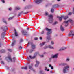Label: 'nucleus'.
<instances>
[{
  "label": "nucleus",
  "mask_w": 74,
  "mask_h": 74,
  "mask_svg": "<svg viewBox=\"0 0 74 74\" xmlns=\"http://www.w3.org/2000/svg\"><path fill=\"white\" fill-rule=\"evenodd\" d=\"M58 23V22L57 21H56L54 23V25H56V24H57V23Z\"/></svg>",
  "instance_id": "nucleus-43"
},
{
  "label": "nucleus",
  "mask_w": 74,
  "mask_h": 74,
  "mask_svg": "<svg viewBox=\"0 0 74 74\" xmlns=\"http://www.w3.org/2000/svg\"><path fill=\"white\" fill-rule=\"evenodd\" d=\"M3 22L5 23H6V24H7V22H6V21H4V18H3Z\"/></svg>",
  "instance_id": "nucleus-28"
},
{
  "label": "nucleus",
  "mask_w": 74,
  "mask_h": 74,
  "mask_svg": "<svg viewBox=\"0 0 74 74\" xmlns=\"http://www.w3.org/2000/svg\"><path fill=\"white\" fill-rule=\"evenodd\" d=\"M66 49V47H62L61 48V49H60L59 50V51H62L63 50H64V49Z\"/></svg>",
  "instance_id": "nucleus-15"
},
{
  "label": "nucleus",
  "mask_w": 74,
  "mask_h": 74,
  "mask_svg": "<svg viewBox=\"0 0 74 74\" xmlns=\"http://www.w3.org/2000/svg\"><path fill=\"white\" fill-rule=\"evenodd\" d=\"M49 67H51V66H52L51 65L49 64Z\"/></svg>",
  "instance_id": "nucleus-57"
},
{
  "label": "nucleus",
  "mask_w": 74,
  "mask_h": 74,
  "mask_svg": "<svg viewBox=\"0 0 74 74\" xmlns=\"http://www.w3.org/2000/svg\"><path fill=\"white\" fill-rule=\"evenodd\" d=\"M40 56H41V57H43L44 55H42Z\"/></svg>",
  "instance_id": "nucleus-58"
},
{
  "label": "nucleus",
  "mask_w": 74,
  "mask_h": 74,
  "mask_svg": "<svg viewBox=\"0 0 74 74\" xmlns=\"http://www.w3.org/2000/svg\"><path fill=\"white\" fill-rule=\"evenodd\" d=\"M37 39H38V38H35L34 40H37Z\"/></svg>",
  "instance_id": "nucleus-46"
},
{
  "label": "nucleus",
  "mask_w": 74,
  "mask_h": 74,
  "mask_svg": "<svg viewBox=\"0 0 74 74\" xmlns=\"http://www.w3.org/2000/svg\"><path fill=\"white\" fill-rule=\"evenodd\" d=\"M72 15V12H69L68 14V15Z\"/></svg>",
  "instance_id": "nucleus-26"
},
{
  "label": "nucleus",
  "mask_w": 74,
  "mask_h": 74,
  "mask_svg": "<svg viewBox=\"0 0 74 74\" xmlns=\"http://www.w3.org/2000/svg\"><path fill=\"white\" fill-rule=\"evenodd\" d=\"M33 50H30V51H29V53H32V52H33Z\"/></svg>",
  "instance_id": "nucleus-39"
},
{
  "label": "nucleus",
  "mask_w": 74,
  "mask_h": 74,
  "mask_svg": "<svg viewBox=\"0 0 74 74\" xmlns=\"http://www.w3.org/2000/svg\"><path fill=\"white\" fill-rule=\"evenodd\" d=\"M48 17L49 18H53V16L52 15H48Z\"/></svg>",
  "instance_id": "nucleus-21"
},
{
  "label": "nucleus",
  "mask_w": 74,
  "mask_h": 74,
  "mask_svg": "<svg viewBox=\"0 0 74 74\" xmlns=\"http://www.w3.org/2000/svg\"><path fill=\"white\" fill-rule=\"evenodd\" d=\"M6 30H7V26H5L4 28L3 31H5Z\"/></svg>",
  "instance_id": "nucleus-23"
},
{
  "label": "nucleus",
  "mask_w": 74,
  "mask_h": 74,
  "mask_svg": "<svg viewBox=\"0 0 74 74\" xmlns=\"http://www.w3.org/2000/svg\"><path fill=\"white\" fill-rule=\"evenodd\" d=\"M51 39L50 37H48L47 38V41L48 42H49V40H51Z\"/></svg>",
  "instance_id": "nucleus-18"
},
{
  "label": "nucleus",
  "mask_w": 74,
  "mask_h": 74,
  "mask_svg": "<svg viewBox=\"0 0 74 74\" xmlns=\"http://www.w3.org/2000/svg\"><path fill=\"white\" fill-rule=\"evenodd\" d=\"M61 65H62V66H64L65 65H66V64H64V63H63L61 64Z\"/></svg>",
  "instance_id": "nucleus-35"
},
{
  "label": "nucleus",
  "mask_w": 74,
  "mask_h": 74,
  "mask_svg": "<svg viewBox=\"0 0 74 74\" xmlns=\"http://www.w3.org/2000/svg\"><path fill=\"white\" fill-rule=\"evenodd\" d=\"M47 71H49V69H47V70H46Z\"/></svg>",
  "instance_id": "nucleus-61"
},
{
  "label": "nucleus",
  "mask_w": 74,
  "mask_h": 74,
  "mask_svg": "<svg viewBox=\"0 0 74 74\" xmlns=\"http://www.w3.org/2000/svg\"><path fill=\"white\" fill-rule=\"evenodd\" d=\"M8 58L10 60V61H12V59H11V57L10 56L8 57Z\"/></svg>",
  "instance_id": "nucleus-30"
},
{
  "label": "nucleus",
  "mask_w": 74,
  "mask_h": 74,
  "mask_svg": "<svg viewBox=\"0 0 74 74\" xmlns=\"http://www.w3.org/2000/svg\"><path fill=\"white\" fill-rule=\"evenodd\" d=\"M45 29L47 31H48V32L47 33V35H48L49 34H51L52 33V32H51V30H52V29H49L47 28H46Z\"/></svg>",
  "instance_id": "nucleus-6"
},
{
  "label": "nucleus",
  "mask_w": 74,
  "mask_h": 74,
  "mask_svg": "<svg viewBox=\"0 0 74 74\" xmlns=\"http://www.w3.org/2000/svg\"><path fill=\"white\" fill-rule=\"evenodd\" d=\"M2 2V3H5V1H4V0H1Z\"/></svg>",
  "instance_id": "nucleus-40"
},
{
  "label": "nucleus",
  "mask_w": 74,
  "mask_h": 74,
  "mask_svg": "<svg viewBox=\"0 0 74 74\" xmlns=\"http://www.w3.org/2000/svg\"><path fill=\"white\" fill-rule=\"evenodd\" d=\"M58 54H56V55H52L51 58H49V61H51L52 58H58Z\"/></svg>",
  "instance_id": "nucleus-2"
},
{
  "label": "nucleus",
  "mask_w": 74,
  "mask_h": 74,
  "mask_svg": "<svg viewBox=\"0 0 74 74\" xmlns=\"http://www.w3.org/2000/svg\"><path fill=\"white\" fill-rule=\"evenodd\" d=\"M9 11H11V8H9Z\"/></svg>",
  "instance_id": "nucleus-51"
},
{
  "label": "nucleus",
  "mask_w": 74,
  "mask_h": 74,
  "mask_svg": "<svg viewBox=\"0 0 74 74\" xmlns=\"http://www.w3.org/2000/svg\"><path fill=\"white\" fill-rule=\"evenodd\" d=\"M42 72H43V71L41 70L40 71L39 73L40 74H43Z\"/></svg>",
  "instance_id": "nucleus-29"
},
{
  "label": "nucleus",
  "mask_w": 74,
  "mask_h": 74,
  "mask_svg": "<svg viewBox=\"0 0 74 74\" xmlns=\"http://www.w3.org/2000/svg\"><path fill=\"white\" fill-rule=\"evenodd\" d=\"M72 21H72V20L71 19H69V20H68L67 21H64V23L65 24V27H67V26H68V22H72Z\"/></svg>",
  "instance_id": "nucleus-4"
},
{
  "label": "nucleus",
  "mask_w": 74,
  "mask_h": 74,
  "mask_svg": "<svg viewBox=\"0 0 74 74\" xmlns=\"http://www.w3.org/2000/svg\"><path fill=\"white\" fill-rule=\"evenodd\" d=\"M19 49L20 50H21V49H22V46H19Z\"/></svg>",
  "instance_id": "nucleus-31"
},
{
  "label": "nucleus",
  "mask_w": 74,
  "mask_h": 74,
  "mask_svg": "<svg viewBox=\"0 0 74 74\" xmlns=\"http://www.w3.org/2000/svg\"><path fill=\"white\" fill-rule=\"evenodd\" d=\"M15 35L16 37H17V36H18V33H17L16 31H15Z\"/></svg>",
  "instance_id": "nucleus-22"
},
{
  "label": "nucleus",
  "mask_w": 74,
  "mask_h": 74,
  "mask_svg": "<svg viewBox=\"0 0 74 74\" xmlns=\"http://www.w3.org/2000/svg\"><path fill=\"white\" fill-rule=\"evenodd\" d=\"M44 33V31H42V32L41 33V34H43Z\"/></svg>",
  "instance_id": "nucleus-44"
},
{
  "label": "nucleus",
  "mask_w": 74,
  "mask_h": 74,
  "mask_svg": "<svg viewBox=\"0 0 74 74\" xmlns=\"http://www.w3.org/2000/svg\"><path fill=\"white\" fill-rule=\"evenodd\" d=\"M1 64H4V62L1 61Z\"/></svg>",
  "instance_id": "nucleus-53"
},
{
  "label": "nucleus",
  "mask_w": 74,
  "mask_h": 74,
  "mask_svg": "<svg viewBox=\"0 0 74 74\" xmlns=\"http://www.w3.org/2000/svg\"><path fill=\"white\" fill-rule=\"evenodd\" d=\"M38 64H36L35 65V67H38Z\"/></svg>",
  "instance_id": "nucleus-45"
},
{
  "label": "nucleus",
  "mask_w": 74,
  "mask_h": 74,
  "mask_svg": "<svg viewBox=\"0 0 74 74\" xmlns=\"http://www.w3.org/2000/svg\"><path fill=\"white\" fill-rule=\"evenodd\" d=\"M49 22L50 23H52L53 22V18H49Z\"/></svg>",
  "instance_id": "nucleus-11"
},
{
  "label": "nucleus",
  "mask_w": 74,
  "mask_h": 74,
  "mask_svg": "<svg viewBox=\"0 0 74 74\" xmlns=\"http://www.w3.org/2000/svg\"><path fill=\"white\" fill-rule=\"evenodd\" d=\"M0 52L1 53H4V52H5V50L2 49L0 51Z\"/></svg>",
  "instance_id": "nucleus-19"
},
{
  "label": "nucleus",
  "mask_w": 74,
  "mask_h": 74,
  "mask_svg": "<svg viewBox=\"0 0 74 74\" xmlns=\"http://www.w3.org/2000/svg\"><path fill=\"white\" fill-rule=\"evenodd\" d=\"M38 52H36L35 53L34 56L32 57V56H29V57L31 59H34L35 58H36V56H37V55H38Z\"/></svg>",
  "instance_id": "nucleus-5"
},
{
  "label": "nucleus",
  "mask_w": 74,
  "mask_h": 74,
  "mask_svg": "<svg viewBox=\"0 0 74 74\" xmlns=\"http://www.w3.org/2000/svg\"><path fill=\"white\" fill-rule=\"evenodd\" d=\"M28 12H25L24 13V14H27V13H28Z\"/></svg>",
  "instance_id": "nucleus-55"
},
{
  "label": "nucleus",
  "mask_w": 74,
  "mask_h": 74,
  "mask_svg": "<svg viewBox=\"0 0 74 74\" xmlns=\"http://www.w3.org/2000/svg\"><path fill=\"white\" fill-rule=\"evenodd\" d=\"M29 45V44H28L27 45V47H28Z\"/></svg>",
  "instance_id": "nucleus-64"
},
{
  "label": "nucleus",
  "mask_w": 74,
  "mask_h": 74,
  "mask_svg": "<svg viewBox=\"0 0 74 74\" xmlns=\"http://www.w3.org/2000/svg\"><path fill=\"white\" fill-rule=\"evenodd\" d=\"M8 50L9 52H12V49H8Z\"/></svg>",
  "instance_id": "nucleus-34"
},
{
  "label": "nucleus",
  "mask_w": 74,
  "mask_h": 74,
  "mask_svg": "<svg viewBox=\"0 0 74 74\" xmlns=\"http://www.w3.org/2000/svg\"><path fill=\"white\" fill-rule=\"evenodd\" d=\"M14 17H10V18H9L8 19V21H10V20H11L12 19H13V18Z\"/></svg>",
  "instance_id": "nucleus-27"
},
{
  "label": "nucleus",
  "mask_w": 74,
  "mask_h": 74,
  "mask_svg": "<svg viewBox=\"0 0 74 74\" xmlns=\"http://www.w3.org/2000/svg\"><path fill=\"white\" fill-rule=\"evenodd\" d=\"M24 67H22L21 68V69H24Z\"/></svg>",
  "instance_id": "nucleus-60"
},
{
  "label": "nucleus",
  "mask_w": 74,
  "mask_h": 74,
  "mask_svg": "<svg viewBox=\"0 0 74 74\" xmlns=\"http://www.w3.org/2000/svg\"><path fill=\"white\" fill-rule=\"evenodd\" d=\"M27 60H28V61H29V60H30V59H29V57H27Z\"/></svg>",
  "instance_id": "nucleus-41"
},
{
  "label": "nucleus",
  "mask_w": 74,
  "mask_h": 74,
  "mask_svg": "<svg viewBox=\"0 0 74 74\" xmlns=\"http://www.w3.org/2000/svg\"><path fill=\"white\" fill-rule=\"evenodd\" d=\"M69 67V66H67L64 67L63 69V72L64 73H66V70Z\"/></svg>",
  "instance_id": "nucleus-8"
},
{
  "label": "nucleus",
  "mask_w": 74,
  "mask_h": 74,
  "mask_svg": "<svg viewBox=\"0 0 74 74\" xmlns=\"http://www.w3.org/2000/svg\"><path fill=\"white\" fill-rule=\"evenodd\" d=\"M60 29L62 31V32H63L64 30V28L63 27L62 25H61L60 27Z\"/></svg>",
  "instance_id": "nucleus-14"
},
{
  "label": "nucleus",
  "mask_w": 74,
  "mask_h": 74,
  "mask_svg": "<svg viewBox=\"0 0 74 74\" xmlns=\"http://www.w3.org/2000/svg\"><path fill=\"white\" fill-rule=\"evenodd\" d=\"M16 42V40H14L12 43L11 44V45L12 47H13L15 45V43Z\"/></svg>",
  "instance_id": "nucleus-16"
},
{
  "label": "nucleus",
  "mask_w": 74,
  "mask_h": 74,
  "mask_svg": "<svg viewBox=\"0 0 74 74\" xmlns=\"http://www.w3.org/2000/svg\"><path fill=\"white\" fill-rule=\"evenodd\" d=\"M14 37H12V40H14Z\"/></svg>",
  "instance_id": "nucleus-54"
},
{
  "label": "nucleus",
  "mask_w": 74,
  "mask_h": 74,
  "mask_svg": "<svg viewBox=\"0 0 74 74\" xmlns=\"http://www.w3.org/2000/svg\"><path fill=\"white\" fill-rule=\"evenodd\" d=\"M27 8H28V7H25V8H24V9H27Z\"/></svg>",
  "instance_id": "nucleus-50"
},
{
  "label": "nucleus",
  "mask_w": 74,
  "mask_h": 74,
  "mask_svg": "<svg viewBox=\"0 0 74 74\" xmlns=\"http://www.w3.org/2000/svg\"><path fill=\"white\" fill-rule=\"evenodd\" d=\"M73 14H74V7L73 8Z\"/></svg>",
  "instance_id": "nucleus-52"
},
{
  "label": "nucleus",
  "mask_w": 74,
  "mask_h": 74,
  "mask_svg": "<svg viewBox=\"0 0 74 74\" xmlns=\"http://www.w3.org/2000/svg\"><path fill=\"white\" fill-rule=\"evenodd\" d=\"M36 64H38H38H40V62H39L38 61H36Z\"/></svg>",
  "instance_id": "nucleus-32"
},
{
  "label": "nucleus",
  "mask_w": 74,
  "mask_h": 74,
  "mask_svg": "<svg viewBox=\"0 0 74 74\" xmlns=\"http://www.w3.org/2000/svg\"><path fill=\"white\" fill-rule=\"evenodd\" d=\"M22 12H21V13H19V14L18 15V16H20V15H21V14H22Z\"/></svg>",
  "instance_id": "nucleus-38"
},
{
  "label": "nucleus",
  "mask_w": 74,
  "mask_h": 74,
  "mask_svg": "<svg viewBox=\"0 0 74 74\" xmlns=\"http://www.w3.org/2000/svg\"><path fill=\"white\" fill-rule=\"evenodd\" d=\"M51 44H54V42H53L52 41L51 42Z\"/></svg>",
  "instance_id": "nucleus-47"
},
{
  "label": "nucleus",
  "mask_w": 74,
  "mask_h": 74,
  "mask_svg": "<svg viewBox=\"0 0 74 74\" xmlns=\"http://www.w3.org/2000/svg\"><path fill=\"white\" fill-rule=\"evenodd\" d=\"M21 33L22 35L25 36H29V34H28L27 32L26 31H25L24 30L22 31Z\"/></svg>",
  "instance_id": "nucleus-3"
},
{
  "label": "nucleus",
  "mask_w": 74,
  "mask_h": 74,
  "mask_svg": "<svg viewBox=\"0 0 74 74\" xmlns=\"http://www.w3.org/2000/svg\"><path fill=\"white\" fill-rule=\"evenodd\" d=\"M56 5H53V8H56Z\"/></svg>",
  "instance_id": "nucleus-36"
},
{
  "label": "nucleus",
  "mask_w": 74,
  "mask_h": 74,
  "mask_svg": "<svg viewBox=\"0 0 74 74\" xmlns=\"http://www.w3.org/2000/svg\"><path fill=\"white\" fill-rule=\"evenodd\" d=\"M45 15H48V12H46L45 13Z\"/></svg>",
  "instance_id": "nucleus-42"
},
{
  "label": "nucleus",
  "mask_w": 74,
  "mask_h": 74,
  "mask_svg": "<svg viewBox=\"0 0 74 74\" xmlns=\"http://www.w3.org/2000/svg\"><path fill=\"white\" fill-rule=\"evenodd\" d=\"M5 34L4 32L2 33L1 35V37H5Z\"/></svg>",
  "instance_id": "nucleus-17"
},
{
  "label": "nucleus",
  "mask_w": 74,
  "mask_h": 74,
  "mask_svg": "<svg viewBox=\"0 0 74 74\" xmlns=\"http://www.w3.org/2000/svg\"><path fill=\"white\" fill-rule=\"evenodd\" d=\"M50 73H52V71H50Z\"/></svg>",
  "instance_id": "nucleus-63"
},
{
  "label": "nucleus",
  "mask_w": 74,
  "mask_h": 74,
  "mask_svg": "<svg viewBox=\"0 0 74 74\" xmlns=\"http://www.w3.org/2000/svg\"><path fill=\"white\" fill-rule=\"evenodd\" d=\"M53 11H54V10L53 9H52L51 10V12L52 13H53Z\"/></svg>",
  "instance_id": "nucleus-33"
},
{
  "label": "nucleus",
  "mask_w": 74,
  "mask_h": 74,
  "mask_svg": "<svg viewBox=\"0 0 74 74\" xmlns=\"http://www.w3.org/2000/svg\"><path fill=\"white\" fill-rule=\"evenodd\" d=\"M61 17H60L59 16H57V18L59 19L60 21H61L62 20V19L64 18V20H66L67 19H68L69 17L68 16H66L64 17V16L62 15L61 16Z\"/></svg>",
  "instance_id": "nucleus-1"
},
{
  "label": "nucleus",
  "mask_w": 74,
  "mask_h": 74,
  "mask_svg": "<svg viewBox=\"0 0 74 74\" xmlns=\"http://www.w3.org/2000/svg\"><path fill=\"white\" fill-rule=\"evenodd\" d=\"M13 59H14V60H15V57H14L13 58Z\"/></svg>",
  "instance_id": "nucleus-56"
},
{
  "label": "nucleus",
  "mask_w": 74,
  "mask_h": 74,
  "mask_svg": "<svg viewBox=\"0 0 74 74\" xmlns=\"http://www.w3.org/2000/svg\"><path fill=\"white\" fill-rule=\"evenodd\" d=\"M31 65H29V69H30V70H33V71H35V70H34L33 69V68H32V67H33V64H31Z\"/></svg>",
  "instance_id": "nucleus-9"
},
{
  "label": "nucleus",
  "mask_w": 74,
  "mask_h": 74,
  "mask_svg": "<svg viewBox=\"0 0 74 74\" xmlns=\"http://www.w3.org/2000/svg\"><path fill=\"white\" fill-rule=\"evenodd\" d=\"M45 70L46 71L47 70V67H45Z\"/></svg>",
  "instance_id": "nucleus-49"
},
{
  "label": "nucleus",
  "mask_w": 74,
  "mask_h": 74,
  "mask_svg": "<svg viewBox=\"0 0 74 74\" xmlns=\"http://www.w3.org/2000/svg\"><path fill=\"white\" fill-rule=\"evenodd\" d=\"M71 36H74V34H72V33H71V32H70L68 36H69V37H70Z\"/></svg>",
  "instance_id": "nucleus-13"
},
{
  "label": "nucleus",
  "mask_w": 74,
  "mask_h": 74,
  "mask_svg": "<svg viewBox=\"0 0 74 74\" xmlns=\"http://www.w3.org/2000/svg\"><path fill=\"white\" fill-rule=\"evenodd\" d=\"M15 9L16 10H20L21 9V8L19 7H16Z\"/></svg>",
  "instance_id": "nucleus-25"
},
{
  "label": "nucleus",
  "mask_w": 74,
  "mask_h": 74,
  "mask_svg": "<svg viewBox=\"0 0 74 74\" xmlns=\"http://www.w3.org/2000/svg\"><path fill=\"white\" fill-rule=\"evenodd\" d=\"M42 1H43L42 0H36L35 2L36 4H38L41 3H42Z\"/></svg>",
  "instance_id": "nucleus-7"
},
{
  "label": "nucleus",
  "mask_w": 74,
  "mask_h": 74,
  "mask_svg": "<svg viewBox=\"0 0 74 74\" xmlns=\"http://www.w3.org/2000/svg\"><path fill=\"white\" fill-rule=\"evenodd\" d=\"M40 40H42V37H40Z\"/></svg>",
  "instance_id": "nucleus-62"
},
{
  "label": "nucleus",
  "mask_w": 74,
  "mask_h": 74,
  "mask_svg": "<svg viewBox=\"0 0 74 74\" xmlns=\"http://www.w3.org/2000/svg\"><path fill=\"white\" fill-rule=\"evenodd\" d=\"M31 47L32 49H35L36 48V45L33 44L32 43L31 44Z\"/></svg>",
  "instance_id": "nucleus-12"
},
{
  "label": "nucleus",
  "mask_w": 74,
  "mask_h": 74,
  "mask_svg": "<svg viewBox=\"0 0 74 74\" xmlns=\"http://www.w3.org/2000/svg\"><path fill=\"white\" fill-rule=\"evenodd\" d=\"M22 41H23V40L22 39H20V42H19V44H21Z\"/></svg>",
  "instance_id": "nucleus-24"
},
{
  "label": "nucleus",
  "mask_w": 74,
  "mask_h": 74,
  "mask_svg": "<svg viewBox=\"0 0 74 74\" xmlns=\"http://www.w3.org/2000/svg\"><path fill=\"white\" fill-rule=\"evenodd\" d=\"M51 68L52 69H53V66L51 67Z\"/></svg>",
  "instance_id": "nucleus-59"
},
{
  "label": "nucleus",
  "mask_w": 74,
  "mask_h": 74,
  "mask_svg": "<svg viewBox=\"0 0 74 74\" xmlns=\"http://www.w3.org/2000/svg\"><path fill=\"white\" fill-rule=\"evenodd\" d=\"M24 70H27V66H25L24 68Z\"/></svg>",
  "instance_id": "nucleus-37"
},
{
  "label": "nucleus",
  "mask_w": 74,
  "mask_h": 74,
  "mask_svg": "<svg viewBox=\"0 0 74 74\" xmlns=\"http://www.w3.org/2000/svg\"><path fill=\"white\" fill-rule=\"evenodd\" d=\"M49 48L50 49H53V47H52L50 45L48 46V47L46 46L45 47H44V49H46V48Z\"/></svg>",
  "instance_id": "nucleus-10"
},
{
  "label": "nucleus",
  "mask_w": 74,
  "mask_h": 74,
  "mask_svg": "<svg viewBox=\"0 0 74 74\" xmlns=\"http://www.w3.org/2000/svg\"><path fill=\"white\" fill-rule=\"evenodd\" d=\"M66 60L67 61H69V60H70V59H69V58H67L66 59Z\"/></svg>",
  "instance_id": "nucleus-48"
},
{
  "label": "nucleus",
  "mask_w": 74,
  "mask_h": 74,
  "mask_svg": "<svg viewBox=\"0 0 74 74\" xmlns=\"http://www.w3.org/2000/svg\"><path fill=\"white\" fill-rule=\"evenodd\" d=\"M46 42H44L40 44V46H41V47H42V46H43V45H44L45 44Z\"/></svg>",
  "instance_id": "nucleus-20"
}]
</instances>
